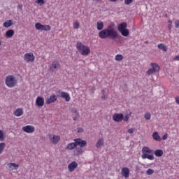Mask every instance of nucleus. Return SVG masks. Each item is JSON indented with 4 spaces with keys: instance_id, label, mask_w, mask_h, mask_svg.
I'll list each match as a JSON object with an SVG mask.
<instances>
[{
    "instance_id": "1",
    "label": "nucleus",
    "mask_w": 179,
    "mask_h": 179,
    "mask_svg": "<svg viewBox=\"0 0 179 179\" xmlns=\"http://www.w3.org/2000/svg\"><path fill=\"white\" fill-rule=\"evenodd\" d=\"M99 37L102 39L111 38L115 40V38H118V32L114 29V25L110 24L106 29L99 32Z\"/></svg>"
},
{
    "instance_id": "2",
    "label": "nucleus",
    "mask_w": 179,
    "mask_h": 179,
    "mask_svg": "<svg viewBox=\"0 0 179 179\" xmlns=\"http://www.w3.org/2000/svg\"><path fill=\"white\" fill-rule=\"evenodd\" d=\"M87 142L82 138H76L73 140V143H70L67 145L66 149V150H73V149H76L78 146H80V148H85L87 146Z\"/></svg>"
},
{
    "instance_id": "3",
    "label": "nucleus",
    "mask_w": 179,
    "mask_h": 179,
    "mask_svg": "<svg viewBox=\"0 0 179 179\" xmlns=\"http://www.w3.org/2000/svg\"><path fill=\"white\" fill-rule=\"evenodd\" d=\"M76 48L78 52L81 54V55L86 57L90 54V48L87 45H85L82 42H77Z\"/></svg>"
},
{
    "instance_id": "4",
    "label": "nucleus",
    "mask_w": 179,
    "mask_h": 179,
    "mask_svg": "<svg viewBox=\"0 0 179 179\" xmlns=\"http://www.w3.org/2000/svg\"><path fill=\"white\" fill-rule=\"evenodd\" d=\"M153 153V150H150L148 147H143L142 149V155L141 158L148 159V160H155V156L152 155Z\"/></svg>"
},
{
    "instance_id": "5",
    "label": "nucleus",
    "mask_w": 179,
    "mask_h": 179,
    "mask_svg": "<svg viewBox=\"0 0 179 179\" xmlns=\"http://www.w3.org/2000/svg\"><path fill=\"white\" fill-rule=\"evenodd\" d=\"M5 83L8 87H15L17 85V80L13 75L6 77Z\"/></svg>"
},
{
    "instance_id": "6",
    "label": "nucleus",
    "mask_w": 179,
    "mask_h": 179,
    "mask_svg": "<svg viewBox=\"0 0 179 179\" xmlns=\"http://www.w3.org/2000/svg\"><path fill=\"white\" fill-rule=\"evenodd\" d=\"M24 61L27 62V64H33L34 60L36 59V57H34V54L33 52H27L24 55Z\"/></svg>"
},
{
    "instance_id": "7",
    "label": "nucleus",
    "mask_w": 179,
    "mask_h": 179,
    "mask_svg": "<svg viewBox=\"0 0 179 179\" xmlns=\"http://www.w3.org/2000/svg\"><path fill=\"white\" fill-rule=\"evenodd\" d=\"M150 66L152 67V69L148 70V75H153V73H155L156 72H159L160 71V66L156 63H151Z\"/></svg>"
},
{
    "instance_id": "8",
    "label": "nucleus",
    "mask_w": 179,
    "mask_h": 179,
    "mask_svg": "<svg viewBox=\"0 0 179 179\" xmlns=\"http://www.w3.org/2000/svg\"><path fill=\"white\" fill-rule=\"evenodd\" d=\"M56 94L57 97H60L61 99H65L66 101H71V96L68 94V92L58 90L56 92Z\"/></svg>"
},
{
    "instance_id": "9",
    "label": "nucleus",
    "mask_w": 179,
    "mask_h": 179,
    "mask_svg": "<svg viewBox=\"0 0 179 179\" xmlns=\"http://www.w3.org/2000/svg\"><path fill=\"white\" fill-rule=\"evenodd\" d=\"M48 138L52 145H57L61 141V136L55 134H49Z\"/></svg>"
},
{
    "instance_id": "10",
    "label": "nucleus",
    "mask_w": 179,
    "mask_h": 179,
    "mask_svg": "<svg viewBox=\"0 0 179 179\" xmlns=\"http://www.w3.org/2000/svg\"><path fill=\"white\" fill-rule=\"evenodd\" d=\"M22 131L26 134H33L36 131V128L31 125H27L22 127Z\"/></svg>"
},
{
    "instance_id": "11",
    "label": "nucleus",
    "mask_w": 179,
    "mask_h": 179,
    "mask_svg": "<svg viewBox=\"0 0 179 179\" xmlns=\"http://www.w3.org/2000/svg\"><path fill=\"white\" fill-rule=\"evenodd\" d=\"M113 120L115 122H121L124 120V114L122 113H115L113 115Z\"/></svg>"
},
{
    "instance_id": "12",
    "label": "nucleus",
    "mask_w": 179,
    "mask_h": 179,
    "mask_svg": "<svg viewBox=\"0 0 179 179\" xmlns=\"http://www.w3.org/2000/svg\"><path fill=\"white\" fill-rule=\"evenodd\" d=\"M57 69H59V62L58 61H55L52 63L50 67V70L52 72H56V71Z\"/></svg>"
},
{
    "instance_id": "13",
    "label": "nucleus",
    "mask_w": 179,
    "mask_h": 179,
    "mask_svg": "<svg viewBox=\"0 0 179 179\" xmlns=\"http://www.w3.org/2000/svg\"><path fill=\"white\" fill-rule=\"evenodd\" d=\"M76 169H78V162L75 161L70 163L68 166V169L70 173H73Z\"/></svg>"
},
{
    "instance_id": "14",
    "label": "nucleus",
    "mask_w": 179,
    "mask_h": 179,
    "mask_svg": "<svg viewBox=\"0 0 179 179\" xmlns=\"http://www.w3.org/2000/svg\"><path fill=\"white\" fill-rule=\"evenodd\" d=\"M36 105L37 107H43L44 106V98L38 96L36 100Z\"/></svg>"
},
{
    "instance_id": "15",
    "label": "nucleus",
    "mask_w": 179,
    "mask_h": 179,
    "mask_svg": "<svg viewBox=\"0 0 179 179\" xmlns=\"http://www.w3.org/2000/svg\"><path fill=\"white\" fill-rule=\"evenodd\" d=\"M57 100V95H50L49 98H47L45 101L46 104H51L55 103Z\"/></svg>"
},
{
    "instance_id": "16",
    "label": "nucleus",
    "mask_w": 179,
    "mask_h": 179,
    "mask_svg": "<svg viewBox=\"0 0 179 179\" xmlns=\"http://www.w3.org/2000/svg\"><path fill=\"white\" fill-rule=\"evenodd\" d=\"M122 177H125V178H128V177H129V169L123 167L122 169Z\"/></svg>"
},
{
    "instance_id": "17",
    "label": "nucleus",
    "mask_w": 179,
    "mask_h": 179,
    "mask_svg": "<svg viewBox=\"0 0 179 179\" xmlns=\"http://www.w3.org/2000/svg\"><path fill=\"white\" fill-rule=\"evenodd\" d=\"M13 114H14L15 117H22V115H23V114H24L23 108H17L13 112Z\"/></svg>"
},
{
    "instance_id": "18",
    "label": "nucleus",
    "mask_w": 179,
    "mask_h": 179,
    "mask_svg": "<svg viewBox=\"0 0 179 179\" xmlns=\"http://www.w3.org/2000/svg\"><path fill=\"white\" fill-rule=\"evenodd\" d=\"M83 147L76 148L73 151L74 156H80V155H83V150L82 149Z\"/></svg>"
},
{
    "instance_id": "19",
    "label": "nucleus",
    "mask_w": 179,
    "mask_h": 179,
    "mask_svg": "<svg viewBox=\"0 0 179 179\" xmlns=\"http://www.w3.org/2000/svg\"><path fill=\"white\" fill-rule=\"evenodd\" d=\"M15 36V31L13 29H9L6 32L5 36L6 38H12Z\"/></svg>"
},
{
    "instance_id": "20",
    "label": "nucleus",
    "mask_w": 179,
    "mask_h": 179,
    "mask_svg": "<svg viewBox=\"0 0 179 179\" xmlns=\"http://www.w3.org/2000/svg\"><path fill=\"white\" fill-rule=\"evenodd\" d=\"M127 27V22H123L121 24H119L117 26V30L118 31H122L123 30H125Z\"/></svg>"
},
{
    "instance_id": "21",
    "label": "nucleus",
    "mask_w": 179,
    "mask_h": 179,
    "mask_svg": "<svg viewBox=\"0 0 179 179\" xmlns=\"http://www.w3.org/2000/svg\"><path fill=\"white\" fill-rule=\"evenodd\" d=\"M152 138L157 142H160V141H162V138L160 137V135H159V132L157 131H155L152 134Z\"/></svg>"
},
{
    "instance_id": "22",
    "label": "nucleus",
    "mask_w": 179,
    "mask_h": 179,
    "mask_svg": "<svg viewBox=\"0 0 179 179\" xmlns=\"http://www.w3.org/2000/svg\"><path fill=\"white\" fill-rule=\"evenodd\" d=\"M8 167L12 171L17 170L19 169V164H16L15 163H8Z\"/></svg>"
},
{
    "instance_id": "23",
    "label": "nucleus",
    "mask_w": 179,
    "mask_h": 179,
    "mask_svg": "<svg viewBox=\"0 0 179 179\" xmlns=\"http://www.w3.org/2000/svg\"><path fill=\"white\" fill-rule=\"evenodd\" d=\"M12 24H13V22L12 21V20H8L3 23V27H6V29H8V27H10Z\"/></svg>"
},
{
    "instance_id": "24",
    "label": "nucleus",
    "mask_w": 179,
    "mask_h": 179,
    "mask_svg": "<svg viewBox=\"0 0 179 179\" xmlns=\"http://www.w3.org/2000/svg\"><path fill=\"white\" fill-rule=\"evenodd\" d=\"M104 145V138H99L96 143V148H101Z\"/></svg>"
},
{
    "instance_id": "25",
    "label": "nucleus",
    "mask_w": 179,
    "mask_h": 179,
    "mask_svg": "<svg viewBox=\"0 0 179 179\" xmlns=\"http://www.w3.org/2000/svg\"><path fill=\"white\" fill-rule=\"evenodd\" d=\"M154 155L156 156V157H162V156L164 155L163 150H156L154 152Z\"/></svg>"
},
{
    "instance_id": "26",
    "label": "nucleus",
    "mask_w": 179,
    "mask_h": 179,
    "mask_svg": "<svg viewBox=\"0 0 179 179\" xmlns=\"http://www.w3.org/2000/svg\"><path fill=\"white\" fill-rule=\"evenodd\" d=\"M120 33H121L122 36H124V37H128V36H129V31L127 29L120 31Z\"/></svg>"
},
{
    "instance_id": "27",
    "label": "nucleus",
    "mask_w": 179,
    "mask_h": 179,
    "mask_svg": "<svg viewBox=\"0 0 179 179\" xmlns=\"http://www.w3.org/2000/svg\"><path fill=\"white\" fill-rule=\"evenodd\" d=\"M158 48L159 50H162V51L164 52L167 51V46L163 43L158 44Z\"/></svg>"
},
{
    "instance_id": "28",
    "label": "nucleus",
    "mask_w": 179,
    "mask_h": 179,
    "mask_svg": "<svg viewBox=\"0 0 179 179\" xmlns=\"http://www.w3.org/2000/svg\"><path fill=\"white\" fill-rule=\"evenodd\" d=\"M96 26L97 30H103V28L104 27V23H103V22H98Z\"/></svg>"
},
{
    "instance_id": "29",
    "label": "nucleus",
    "mask_w": 179,
    "mask_h": 179,
    "mask_svg": "<svg viewBox=\"0 0 179 179\" xmlns=\"http://www.w3.org/2000/svg\"><path fill=\"white\" fill-rule=\"evenodd\" d=\"M35 29L36 30H41V31H43V24H41V23H40V22H36L35 24Z\"/></svg>"
},
{
    "instance_id": "30",
    "label": "nucleus",
    "mask_w": 179,
    "mask_h": 179,
    "mask_svg": "<svg viewBox=\"0 0 179 179\" xmlns=\"http://www.w3.org/2000/svg\"><path fill=\"white\" fill-rule=\"evenodd\" d=\"M51 30V26L50 25H43L42 31H50Z\"/></svg>"
},
{
    "instance_id": "31",
    "label": "nucleus",
    "mask_w": 179,
    "mask_h": 179,
    "mask_svg": "<svg viewBox=\"0 0 179 179\" xmlns=\"http://www.w3.org/2000/svg\"><path fill=\"white\" fill-rule=\"evenodd\" d=\"M115 61H117L120 62L122 61V59H124V56L122 55H117L115 57Z\"/></svg>"
},
{
    "instance_id": "32",
    "label": "nucleus",
    "mask_w": 179,
    "mask_h": 179,
    "mask_svg": "<svg viewBox=\"0 0 179 179\" xmlns=\"http://www.w3.org/2000/svg\"><path fill=\"white\" fill-rule=\"evenodd\" d=\"M0 141L1 142L5 141V133H3V131L2 130H0Z\"/></svg>"
},
{
    "instance_id": "33",
    "label": "nucleus",
    "mask_w": 179,
    "mask_h": 179,
    "mask_svg": "<svg viewBox=\"0 0 179 179\" xmlns=\"http://www.w3.org/2000/svg\"><path fill=\"white\" fill-rule=\"evenodd\" d=\"M6 146V145L5 144V143H0V155H1V153H2V152H3V149H5Z\"/></svg>"
},
{
    "instance_id": "34",
    "label": "nucleus",
    "mask_w": 179,
    "mask_h": 179,
    "mask_svg": "<svg viewBox=\"0 0 179 179\" xmlns=\"http://www.w3.org/2000/svg\"><path fill=\"white\" fill-rule=\"evenodd\" d=\"M131 114H132V113H130L129 115H126L124 117L123 116V121H124L125 122H128V121H129V117H131Z\"/></svg>"
},
{
    "instance_id": "35",
    "label": "nucleus",
    "mask_w": 179,
    "mask_h": 179,
    "mask_svg": "<svg viewBox=\"0 0 179 179\" xmlns=\"http://www.w3.org/2000/svg\"><path fill=\"white\" fill-rule=\"evenodd\" d=\"M155 173V170L152 169H148L147 171H146V174L148 176H152V174H153Z\"/></svg>"
},
{
    "instance_id": "36",
    "label": "nucleus",
    "mask_w": 179,
    "mask_h": 179,
    "mask_svg": "<svg viewBox=\"0 0 179 179\" xmlns=\"http://www.w3.org/2000/svg\"><path fill=\"white\" fill-rule=\"evenodd\" d=\"M36 2L38 3V5H39V6H43V5H44L45 3L44 0H36Z\"/></svg>"
},
{
    "instance_id": "37",
    "label": "nucleus",
    "mask_w": 179,
    "mask_h": 179,
    "mask_svg": "<svg viewBox=\"0 0 179 179\" xmlns=\"http://www.w3.org/2000/svg\"><path fill=\"white\" fill-rule=\"evenodd\" d=\"M152 117V115H150V113H146L144 115V117L147 120V121H149Z\"/></svg>"
},
{
    "instance_id": "38",
    "label": "nucleus",
    "mask_w": 179,
    "mask_h": 179,
    "mask_svg": "<svg viewBox=\"0 0 179 179\" xmlns=\"http://www.w3.org/2000/svg\"><path fill=\"white\" fill-rule=\"evenodd\" d=\"M73 29H79L80 27V24L78 22H76L73 25Z\"/></svg>"
},
{
    "instance_id": "39",
    "label": "nucleus",
    "mask_w": 179,
    "mask_h": 179,
    "mask_svg": "<svg viewBox=\"0 0 179 179\" xmlns=\"http://www.w3.org/2000/svg\"><path fill=\"white\" fill-rule=\"evenodd\" d=\"M71 113H73L76 115H79V110L76 108H73Z\"/></svg>"
},
{
    "instance_id": "40",
    "label": "nucleus",
    "mask_w": 179,
    "mask_h": 179,
    "mask_svg": "<svg viewBox=\"0 0 179 179\" xmlns=\"http://www.w3.org/2000/svg\"><path fill=\"white\" fill-rule=\"evenodd\" d=\"M134 2V0H124L125 5H131Z\"/></svg>"
},
{
    "instance_id": "41",
    "label": "nucleus",
    "mask_w": 179,
    "mask_h": 179,
    "mask_svg": "<svg viewBox=\"0 0 179 179\" xmlns=\"http://www.w3.org/2000/svg\"><path fill=\"white\" fill-rule=\"evenodd\" d=\"M128 134H134L135 132V128H131L127 131Z\"/></svg>"
},
{
    "instance_id": "42",
    "label": "nucleus",
    "mask_w": 179,
    "mask_h": 179,
    "mask_svg": "<svg viewBox=\"0 0 179 179\" xmlns=\"http://www.w3.org/2000/svg\"><path fill=\"white\" fill-rule=\"evenodd\" d=\"M167 138H169V134H165L162 136V141H166V140L167 139Z\"/></svg>"
},
{
    "instance_id": "43",
    "label": "nucleus",
    "mask_w": 179,
    "mask_h": 179,
    "mask_svg": "<svg viewBox=\"0 0 179 179\" xmlns=\"http://www.w3.org/2000/svg\"><path fill=\"white\" fill-rule=\"evenodd\" d=\"M175 27H176V29L179 28V20H178L175 22Z\"/></svg>"
},
{
    "instance_id": "44",
    "label": "nucleus",
    "mask_w": 179,
    "mask_h": 179,
    "mask_svg": "<svg viewBox=\"0 0 179 179\" xmlns=\"http://www.w3.org/2000/svg\"><path fill=\"white\" fill-rule=\"evenodd\" d=\"M175 101H176V103H177V104H179V96H176L175 98Z\"/></svg>"
},
{
    "instance_id": "45",
    "label": "nucleus",
    "mask_w": 179,
    "mask_h": 179,
    "mask_svg": "<svg viewBox=\"0 0 179 179\" xmlns=\"http://www.w3.org/2000/svg\"><path fill=\"white\" fill-rule=\"evenodd\" d=\"M102 93H103L102 99H103V100H106V99H107V96H106L104 95V90H102Z\"/></svg>"
},
{
    "instance_id": "46",
    "label": "nucleus",
    "mask_w": 179,
    "mask_h": 179,
    "mask_svg": "<svg viewBox=\"0 0 179 179\" xmlns=\"http://www.w3.org/2000/svg\"><path fill=\"white\" fill-rule=\"evenodd\" d=\"M173 61H179V55H177L174 57Z\"/></svg>"
},
{
    "instance_id": "47",
    "label": "nucleus",
    "mask_w": 179,
    "mask_h": 179,
    "mask_svg": "<svg viewBox=\"0 0 179 179\" xmlns=\"http://www.w3.org/2000/svg\"><path fill=\"white\" fill-rule=\"evenodd\" d=\"M78 118H79V115H76V116H74V117H73V121H76V120H78Z\"/></svg>"
},
{
    "instance_id": "48",
    "label": "nucleus",
    "mask_w": 179,
    "mask_h": 179,
    "mask_svg": "<svg viewBox=\"0 0 179 179\" xmlns=\"http://www.w3.org/2000/svg\"><path fill=\"white\" fill-rule=\"evenodd\" d=\"M171 27H172V24H169L168 29H169V30H171Z\"/></svg>"
},
{
    "instance_id": "49",
    "label": "nucleus",
    "mask_w": 179,
    "mask_h": 179,
    "mask_svg": "<svg viewBox=\"0 0 179 179\" xmlns=\"http://www.w3.org/2000/svg\"><path fill=\"white\" fill-rule=\"evenodd\" d=\"M168 23H169V24H173V21L169 20L168 21Z\"/></svg>"
},
{
    "instance_id": "50",
    "label": "nucleus",
    "mask_w": 179,
    "mask_h": 179,
    "mask_svg": "<svg viewBox=\"0 0 179 179\" xmlns=\"http://www.w3.org/2000/svg\"><path fill=\"white\" fill-rule=\"evenodd\" d=\"M110 2H117L118 0H109Z\"/></svg>"
},
{
    "instance_id": "51",
    "label": "nucleus",
    "mask_w": 179,
    "mask_h": 179,
    "mask_svg": "<svg viewBox=\"0 0 179 179\" xmlns=\"http://www.w3.org/2000/svg\"><path fill=\"white\" fill-rule=\"evenodd\" d=\"M95 2H101V0H93Z\"/></svg>"
},
{
    "instance_id": "52",
    "label": "nucleus",
    "mask_w": 179,
    "mask_h": 179,
    "mask_svg": "<svg viewBox=\"0 0 179 179\" xmlns=\"http://www.w3.org/2000/svg\"><path fill=\"white\" fill-rule=\"evenodd\" d=\"M19 8H20L22 9V6H19Z\"/></svg>"
},
{
    "instance_id": "53",
    "label": "nucleus",
    "mask_w": 179,
    "mask_h": 179,
    "mask_svg": "<svg viewBox=\"0 0 179 179\" xmlns=\"http://www.w3.org/2000/svg\"><path fill=\"white\" fill-rule=\"evenodd\" d=\"M0 45H1V41H0Z\"/></svg>"
}]
</instances>
